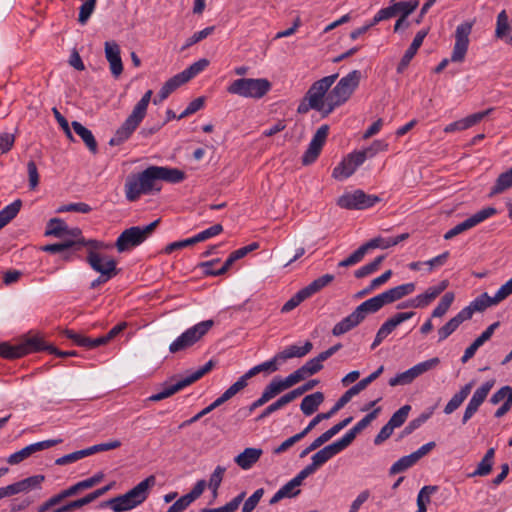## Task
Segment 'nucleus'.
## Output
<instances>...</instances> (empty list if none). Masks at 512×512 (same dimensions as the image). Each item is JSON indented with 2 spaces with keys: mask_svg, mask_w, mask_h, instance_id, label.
<instances>
[{
  "mask_svg": "<svg viewBox=\"0 0 512 512\" xmlns=\"http://www.w3.org/2000/svg\"><path fill=\"white\" fill-rule=\"evenodd\" d=\"M361 73L353 70L342 77L336 86L327 94L328 108L325 114H331L335 108L344 104L358 87Z\"/></svg>",
  "mask_w": 512,
  "mask_h": 512,
  "instance_id": "f257e3e1",
  "label": "nucleus"
},
{
  "mask_svg": "<svg viewBox=\"0 0 512 512\" xmlns=\"http://www.w3.org/2000/svg\"><path fill=\"white\" fill-rule=\"evenodd\" d=\"M271 89V83L265 78H239L230 83L227 92L244 98L260 99Z\"/></svg>",
  "mask_w": 512,
  "mask_h": 512,
  "instance_id": "f03ea898",
  "label": "nucleus"
},
{
  "mask_svg": "<svg viewBox=\"0 0 512 512\" xmlns=\"http://www.w3.org/2000/svg\"><path fill=\"white\" fill-rule=\"evenodd\" d=\"M126 199L134 202L141 195H149L154 191L159 192L160 187H155L149 167L138 174L129 175L124 185Z\"/></svg>",
  "mask_w": 512,
  "mask_h": 512,
  "instance_id": "7ed1b4c3",
  "label": "nucleus"
},
{
  "mask_svg": "<svg viewBox=\"0 0 512 512\" xmlns=\"http://www.w3.org/2000/svg\"><path fill=\"white\" fill-rule=\"evenodd\" d=\"M473 23L465 21L459 24L455 30V43L450 59H443L434 69L435 73H441L448 65L449 61L461 63L464 61L469 47V36L472 32Z\"/></svg>",
  "mask_w": 512,
  "mask_h": 512,
  "instance_id": "20e7f679",
  "label": "nucleus"
},
{
  "mask_svg": "<svg viewBox=\"0 0 512 512\" xmlns=\"http://www.w3.org/2000/svg\"><path fill=\"white\" fill-rule=\"evenodd\" d=\"M159 222L160 219H157L143 227L132 226L125 229L116 240L117 251L123 253L141 245L155 230Z\"/></svg>",
  "mask_w": 512,
  "mask_h": 512,
  "instance_id": "39448f33",
  "label": "nucleus"
},
{
  "mask_svg": "<svg viewBox=\"0 0 512 512\" xmlns=\"http://www.w3.org/2000/svg\"><path fill=\"white\" fill-rule=\"evenodd\" d=\"M337 77L338 74H333L315 81L305 95V100H310V107H313V110L321 112L323 117L329 115L325 114L328 108L327 94Z\"/></svg>",
  "mask_w": 512,
  "mask_h": 512,
  "instance_id": "423d86ee",
  "label": "nucleus"
},
{
  "mask_svg": "<svg viewBox=\"0 0 512 512\" xmlns=\"http://www.w3.org/2000/svg\"><path fill=\"white\" fill-rule=\"evenodd\" d=\"M213 326L214 321L209 319L188 328L169 345L170 353H177L192 347L200 341Z\"/></svg>",
  "mask_w": 512,
  "mask_h": 512,
  "instance_id": "0eeeda50",
  "label": "nucleus"
},
{
  "mask_svg": "<svg viewBox=\"0 0 512 512\" xmlns=\"http://www.w3.org/2000/svg\"><path fill=\"white\" fill-rule=\"evenodd\" d=\"M380 201L376 195L366 194L363 190L346 192L337 200V205L348 210H364L373 207Z\"/></svg>",
  "mask_w": 512,
  "mask_h": 512,
  "instance_id": "6e6552de",
  "label": "nucleus"
},
{
  "mask_svg": "<svg viewBox=\"0 0 512 512\" xmlns=\"http://www.w3.org/2000/svg\"><path fill=\"white\" fill-rule=\"evenodd\" d=\"M439 363L440 360L438 357H434L426 361L420 362L414 365L413 367L409 368L408 370L398 373L396 376L390 378L388 383L392 387L398 385H408L423 373L438 366Z\"/></svg>",
  "mask_w": 512,
  "mask_h": 512,
  "instance_id": "1a4fd4ad",
  "label": "nucleus"
},
{
  "mask_svg": "<svg viewBox=\"0 0 512 512\" xmlns=\"http://www.w3.org/2000/svg\"><path fill=\"white\" fill-rule=\"evenodd\" d=\"M496 213H497V210L494 207H485V208L477 211L476 213H474L470 217H468L463 222L457 224L456 226H454L453 228L448 230L444 234V239L445 240H450V239L454 238L455 236H457V235H459V234H461V233H463V232H465V231H467V230L477 226L478 224L484 222L488 218L494 216Z\"/></svg>",
  "mask_w": 512,
  "mask_h": 512,
  "instance_id": "9d476101",
  "label": "nucleus"
},
{
  "mask_svg": "<svg viewBox=\"0 0 512 512\" xmlns=\"http://www.w3.org/2000/svg\"><path fill=\"white\" fill-rule=\"evenodd\" d=\"M366 160L365 153L354 151L348 154L332 172L333 178L336 180H345L349 178Z\"/></svg>",
  "mask_w": 512,
  "mask_h": 512,
  "instance_id": "9b49d317",
  "label": "nucleus"
},
{
  "mask_svg": "<svg viewBox=\"0 0 512 512\" xmlns=\"http://www.w3.org/2000/svg\"><path fill=\"white\" fill-rule=\"evenodd\" d=\"M329 133V126L324 124L320 126L313 135L307 150L302 156V164L310 165L314 163L321 153Z\"/></svg>",
  "mask_w": 512,
  "mask_h": 512,
  "instance_id": "f8f14e48",
  "label": "nucleus"
},
{
  "mask_svg": "<svg viewBox=\"0 0 512 512\" xmlns=\"http://www.w3.org/2000/svg\"><path fill=\"white\" fill-rule=\"evenodd\" d=\"M62 441H63L62 439L58 438V439H49V440H44V441L30 444V445L22 448L21 450L11 454L7 458V463H9L10 465L19 464L22 461H24L25 459L29 458L34 453L51 448L55 445L62 443Z\"/></svg>",
  "mask_w": 512,
  "mask_h": 512,
  "instance_id": "ddd939ff",
  "label": "nucleus"
},
{
  "mask_svg": "<svg viewBox=\"0 0 512 512\" xmlns=\"http://www.w3.org/2000/svg\"><path fill=\"white\" fill-rule=\"evenodd\" d=\"M143 119V117L132 111L123 124L116 130L115 134L110 139L109 144L111 146H118L127 141L141 124Z\"/></svg>",
  "mask_w": 512,
  "mask_h": 512,
  "instance_id": "4468645a",
  "label": "nucleus"
},
{
  "mask_svg": "<svg viewBox=\"0 0 512 512\" xmlns=\"http://www.w3.org/2000/svg\"><path fill=\"white\" fill-rule=\"evenodd\" d=\"M155 187H157V181H165L172 184L182 182L186 175L184 171L178 168L164 167V166H149Z\"/></svg>",
  "mask_w": 512,
  "mask_h": 512,
  "instance_id": "2eb2a0df",
  "label": "nucleus"
},
{
  "mask_svg": "<svg viewBox=\"0 0 512 512\" xmlns=\"http://www.w3.org/2000/svg\"><path fill=\"white\" fill-rule=\"evenodd\" d=\"M346 449L345 445L341 442L340 439L336 440L335 442L325 446L318 452H316L312 457V462L310 465L317 470L319 467L324 465L326 462H328L331 458H333L335 455L340 453Z\"/></svg>",
  "mask_w": 512,
  "mask_h": 512,
  "instance_id": "dca6fc26",
  "label": "nucleus"
},
{
  "mask_svg": "<svg viewBox=\"0 0 512 512\" xmlns=\"http://www.w3.org/2000/svg\"><path fill=\"white\" fill-rule=\"evenodd\" d=\"M105 57L109 62L111 74L117 78L123 72V63L120 55V47L115 41H106L104 44Z\"/></svg>",
  "mask_w": 512,
  "mask_h": 512,
  "instance_id": "f3484780",
  "label": "nucleus"
},
{
  "mask_svg": "<svg viewBox=\"0 0 512 512\" xmlns=\"http://www.w3.org/2000/svg\"><path fill=\"white\" fill-rule=\"evenodd\" d=\"M448 284V280H442L439 284L427 288L424 293L417 295L414 299H411L410 305L414 308H423L428 306L448 287Z\"/></svg>",
  "mask_w": 512,
  "mask_h": 512,
  "instance_id": "a211bd4d",
  "label": "nucleus"
},
{
  "mask_svg": "<svg viewBox=\"0 0 512 512\" xmlns=\"http://www.w3.org/2000/svg\"><path fill=\"white\" fill-rule=\"evenodd\" d=\"M492 111H493V108H489L487 110L471 114V115H469V116H467V117H465L463 119L454 121V122L448 124L444 128V132L445 133H452V132H455V131L466 130V129L476 125L480 121H482Z\"/></svg>",
  "mask_w": 512,
  "mask_h": 512,
  "instance_id": "6ab92c4d",
  "label": "nucleus"
},
{
  "mask_svg": "<svg viewBox=\"0 0 512 512\" xmlns=\"http://www.w3.org/2000/svg\"><path fill=\"white\" fill-rule=\"evenodd\" d=\"M427 34V29H422L416 33L412 43L410 44L409 48L405 51L403 57L401 58L397 66V73L401 74L407 69L411 60L414 58L418 49L421 47Z\"/></svg>",
  "mask_w": 512,
  "mask_h": 512,
  "instance_id": "aec40b11",
  "label": "nucleus"
},
{
  "mask_svg": "<svg viewBox=\"0 0 512 512\" xmlns=\"http://www.w3.org/2000/svg\"><path fill=\"white\" fill-rule=\"evenodd\" d=\"M258 248H259V243L258 242H252V243H250L247 246L241 247V248L233 251L228 256V258L223 263V265L220 268L217 269V271H207V272L210 273L213 276L223 275L232 267V265L236 261L244 258L247 254H249L250 252H252V251H254V250L258 249Z\"/></svg>",
  "mask_w": 512,
  "mask_h": 512,
  "instance_id": "412c9836",
  "label": "nucleus"
},
{
  "mask_svg": "<svg viewBox=\"0 0 512 512\" xmlns=\"http://www.w3.org/2000/svg\"><path fill=\"white\" fill-rule=\"evenodd\" d=\"M155 477L149 476L143 481L139 482L135 487L125 493L128 500L134 503V506L137 507L142 504L148 497V489L150 486L154 485Z\"/></svg>",
  "mask_w": 512,
  "mask_h": 512,
  "instance_id": "4be33fe9",
  "label": "nucleus"
},
{
  "mask_svg": "<svg viewBox=\"0 0 512 512\" xmlns=\"http://www.w3.org/2000/svg\"><path fill=\"white\" fill-rule=\"evenodd\" d=\"M495 295L493 297L489 296L488 293L484 292L480 296L476 297L470 304L464 307L461 312L466 313L465 318L467 320L471 319L474 312H482L486 308L495 306L500 303V301H495Z\"/></svg>",
  "mask_w": 512,
  "mask_h": 512,
  "instance_id": "5701e85b",
  "label": "nucleus"
},
{
  "mask_svg": "<svg viewBox=\"0 0 512 512\" xmlns=\"http://www.w3.org/2000/svg\"><path fill=\"white\" fill-rule=\"evenodd\" d=\"M379 412L380 408L374 409L359 422H357L348 432L345 433V435L340 438L341 442L345 445L346 448L353 442L357 434L364 430L377 417Z\"/></svg>",
  "mask_w": 512,
  "mask_h": 512,
  "instance_id": "b1692460",
  "label": "nucleus"
},
{
  "mask_svg": "<svg viewBox=\"0 0 512 512\" xmlns=\"http://www.w3.org/2000/svg\"><path fill=\"white\" fill-rule=\"evenodd\" d=\"M495 37L503 40L506 44L512 45V26L505 10L497 15Z\"/></svg>",
  "mask_w": 512,
  "mask_h": 512,
  "instance_id": "393cba45",
  "label": "nucleus"
},
{
  "mask_svg": "<svg viewBox=\"0 0 512 512\" xmlns=\"http://www.w3.org/2000/svg\"><path fill=\"white\" fill-rule=\"evenodd\" d=\"M409 237L408 233H402L400 235L394 236V237H376L371 239L370 241L364 243L367 250L374 248H380V249H388L390 247H393L400 242L406 240Z\"/></svg>",
  "mask_w": 512,
  "mask_h": 512,
  "instance_id": "a878e982",
  "label": "nucleus"
},
{
  "mask_svg": "<svg viewBox=\"0 0 512 512\" xmlns=\"http://www.w3.org/2000/svg\"><path fill=\"white\" fill-rule=\"evenodd\" d=\"M262 453L259 448H246L236 456L235 462L242 469L248 470L260 459Z\"/></svg>",
  "mask_w": 512,
  "mask_h": 512,
  "instance_id": "bb28decb",
  "label": "nucleus"
},
{
  "mask_svg": "<svg viewBox=\"0 0 512 512\" xmlns=\"http://www.w3.org/2000/svg\"><path fill=\"white\" fill-rule=\"evenodd\" d=\"M362 323V320L357 315L355 310L350 313L348 316L344 317L340 322L334 325L332 329V334L334 336H341Z\"/></svg>",
  "mask_w": 512,
  "mask_h": 512,
  "instance_id": "cd10ccee",
  "label": "nucleus"
},
{
  "mask_svg": "<svg viewBox=\"0 0 512 512\" xmlns=\"http://www.w3.org/2000/svg\"><path fill=\"white\" fill-rule=\"evenodd\" d=\"M362 323V320L357 315L355 310L350 313L348 316L344 317L340 322L334 325L332 329V334L334 336H341Z\"/></svg>",
  "mask_w": 512,
  "mask_h": 512,
  "instance_id": "c85d7f7f",
  "label": "nucleus"
},
{
  "mask_svg": "<svg viewBox=\"0 0 512 512\" xmlns=\"http://www.w3.org/2000/svg\"><path fill=\"white\" fill-rule=\"evenodd\" d=\"M384 371V366H380L376 371L371 373L369 376L363 378L358 383L349 388L344 394L343 397L349 402L353 396L359 394L362 390H364L369 384H371L374 380H376Z\"/></svg>",
  "mask_w": 512,
  "mask_h": 512,
  "instance_id": "c756f323",
  "label": "nucleus"
},
{
  "mask_svg": "<svg viewBox=\"0 0 512 512\" xmlns=\"http://www.w3.org/2000/svg\"><path fill=\"white\" fill-rule=\"evenodd\" d=\"M474 382L471 381L464 385L459 392L453 395V397L449 400V402L444 407V413L449 415L453 413L455 410H457L464 400L468 397V395L471 392V389L473 388Z\"/></svg>",
  "mask_w": 512,
  "mask_h": 512,
  "instance_id": "7c9ffc66",
  "label": "nucleus"
},
{
  "mask_svg": "<svg viewBox=\"0 0 512 512\" xmlns=\"http://www.w3.org/2000/svg\"><path fill=\"white\" fill-rule=\"evenodd\" d=\"M71 125L74 132L83 140L89 151L93 154L97 153L98 144L93 133L78 121H73Z\"/></svg>",
  "mask_w": 512,
  "mask_h": 512,
  "instance_id": "2f4dec72",
  "label": "nucleus"
},
{
  "mask_svg": "<svg viewBox=\"0 0 512 512\" xmlns=\"http://www.w3.org/2000/svg\"><path fill=\"white\" fill-rule=\"evenodd\" d=\"M312 348L313 344L310 341H306L303 346L291 345L285 348L283 351L277 353L278 359H280L283 363L286 360L294 357H304L312 350Z\"/></svg>",
  "mask_w": 512,
  "mask_h": 512,
  "instance_id": "473e14b6",
  "label": "nucleus"
},
{
  "mask_svg": "<svg viewBox=\"0 0 512 512\" xmlns=\"http://www.w3.org/2000/svg\"><path fill=\"white\" fill-rule=\"evenodd\" d=\"M325 397L320 391L305 396L300 404V409L304 415L310 416L317 411L318 407L323 403Z\"/></svg>",
  "mask_w": 512,
  "mask_h": 512,
  "instance_id": "72a5a7b5",
  "label": "nucleus"
},
{
  "mask_svg": "<svg viewBox=\"0 0 512 512\" xmlns=\"http://www.w3.org/2000/svg\"><path fill=\"white\" fill-rule=\"evenodd\" d=\"M20 347H22L25 351V355L40 351H48L52 348V345L46 344L42 337L39 335H34L27 337L23 342L20 343Z\"/></svg>",
  "mask_w": 512,
  "mask_h": 512,
  "instance_id": "f704fd0d",
  "label": "nucleus"
},
{
  "mask_svg": "<svg viewBox=\"0 0 512 512\" xmlns=\"http://www.w3.org/2000/svg\"><path fill=\"white\" fill-rule=\"evenodd\" d=\"M464 312L459 311L453 318H451L445 325L438 330V342H442L447 339L457 328L467 319V315Z\"/></svg>",
  "mask_w": 512,
  "mask_h": 512,
  "instance_id": "c9c22d12",
  "label": "nucleus"
},
{
  "mask_svg": "<svg viewBox=\"0 0 512 512\" xmlns=\"http://www.w3.org/2000/svg\"><path fill=\"white\" fill-rule=\"evenodd\" d=\"M209 65V61L205 58L200 59L193 64H191L189 67H187L182 72L176 74L179 79L183 82V84L187 83L194 77H196L198 74H200L202 71H204Z\"/></svg>",
  "mask_w": 512,
  "mask_h": 512,
  "instance_id": "e433bc0d",
  "label": "nucleus"
},
{
  "mask_svg": "<svg viewBox=\"0 0 512 512\" xmlns=\"http://www.w3.org/2000/svg\"><path fill=\"white\" fill-rule=\"evenodd\" d=\"M101 507H109L114 512H125L136 508L125 494L104 501Z\"/></svg>",
  "mask_w": 512,
  "mask_h": 512,
  "instance_id": "4c0bfd02",
  "label": "nucleus"
},
{
  "mask_svg": "<svg viewBox=\"0 0 512 512\" xmlns=\"http://www.w3.org/2000/svg\"><path fill=\"white\" fill-rule=\"evenodd\" d=\"M334 280V275L332 274H324L317 279L313 280L310 284L302 288L303 294L306 295L307 298H310L317 292L321 291L323 288L328 286Z\"/></svg>",
  "mask_w": 512,
  "mask_h": 512,
  "instance_id": "58836bf2",
  "label": "nucleus"
},
{
  "mask_svg": "<svg viewBox=\"0 0 512 512\" xmlns=\"http://www.w3.org/2000/svg\"><path fill=\"white\" fill-rule=\"evenodd\" d=\"M181 85H183V82L179 79L177 75L171 77L163 84L157 96L153 99V103L157 105L163 102L165 99L169 97V95L172 92H174Z\"/></svg>",
  "mask_w": 512,
  "mask_h": 512,
  "instance_id": "ea45409f",
  "label": "nucleus"
},
{
  "mask_svg": "<svg viewBox=\"0 0 512 512\" xmlns=\"http://www.w3.org/2000/svg\"><path fill=\"white\" fill-rule=\"evenodd\" d=\"M494 455L495 449H488L482 460L478 463L475 471L469 474V477L487 476L492 471Z\"/></svg>",
  "mask_w": 512,
  "mask_h": 512,
  "instance_id": "a19ab883",
  "label": "nucleus"
},
{
  "mask_svg": "<svg viewBox=\"0 0 512 512\" xmlns=\"http://www.w3.org/2000/svg\"><path fill=\"white\" fill-rule=\"evenodd\" d=\"M187 386H188V384L186 383L185 379L182 378V379L178 380L177 382H175L174 384H170V385L166 386L162 391L151 395L148 398V401H151V402L161 401L163 399H166V398L174 395L175 393H177L178 391L182 390L183 388H185Z\"/></svg>",
  "mask_w": 512,
  "mask_h": 512,
  "instance_id": "79ce46f5",
  "label": "nucleus"
},
{
  "mask_svg": "<svg viewBox=\"0 0 512 512\" xmlns=\"http://www.w3.org/2000/svg\"><path fill=\"white\" fill-rule=\"evenodd\" d=\"M187 386H188V384L186 383L185 379L182 378V379L178 380L177 382H175L174 384H170V385L166 386L162 391L151 395L148 398V401H151V402L161 401L163 399H166V398L174 395L175 393H177L178 391L182 390L183 388H185Z\"/></svg>",
  "mask_w": 512,
  "mask_h": 512,
  "instance_id": "37998d69",
  "label": "nucleus"
},
{
  "mask_svg": "<svg viewBox=\"0 0 512 512\" xmlns=\"http://www.w3.org/2000/svg\"><path fill=\"white\" fill-rule=\"evenodd\" d=\"M92 262L93 263H91V268L94 271L100 273V276L91 282V284H90V288L91 289H95L98 286L108 282L110 279H112L113 277H115L119 273V270H113V266H111V265H110V267H108V269L104 270V269H101L97 265L95 260H93Z\"/></svg>",
  "mask_w": 512,
  "mask_h": 512,
  "instance_id": "c03bdc74",
  "label": "nucleus"
},
{
  "mask_svg": "<svg viewBox=\"0 0 512 512\" xmlns=\"http://www.w3.org/2000/svg\"><path fill=\"white\" fill-rule=\"evenodd\" d=\"M512 187V167L501 173L490 190L489 196H495L503 193Z\"/></svg>",
  "mask_w": 512,
  "mask_h": 512,
  "instance_id": "a18cd8bd",
  "label": "nucleus"
},
{
  "mask_svg": "<svg viewBox=\"0 0 512 512\" xmlns=\"http://www.w3.org/2000/svg\"><path fill=\"white\" fill-rule=\"evenodd\" d=\"M21 207L22 201L20 199H16L11 204L0 210V230L17 216Z\"/></svg>",
  "mask_w": 512,
  "mask_h": 512,
  "instance_id": "49530a36",
  "label": "nucleus"
},
{
  "mask_svg": "<svg viewBox=\"0 0 512 512\" xmlns=\"http://www.w3.org/2000/svg\"><path fill=\"white\" fill-rule=\"evenodd\" d=\"M21 207L22 201L20 199H16L11 204L0 210V230L17 216Z\"/></svg>",
  "mask_w": 512,
  "mask_h": 512,
  "instance_id": "de8ad7c7",
  "label": "nucleus"
},
{
  "mask_svg": "<svg viewBox=\"0 0 512 512\" xmlns=\"http://www.w3.org/2000/svg\"><path fill=\"white\" fill-rule=\"evenodd\" d=\"M66 232H68V226L65 221L60 218H52L47 223L45 235L64 239Z\"/></svg>",
  "mask_w": 512,
  "mask_h": 512,
  "instance_id": "09e8293b",
  "label": "nucleus"
},
{
  "mask_svg": "<svg viewBox=\"0 0 512 512\" xmlns=\"http://www.w3.org/2000/svg\"><path fill=\"white\" fill-rule=\"evenodd\" d=\"M286 389L288 388L284 383L283 378H281L280 376H276L269 382V384L265 386L262 394L269 402L271 399H273Z\"/></svg>",
  "mask_w": 512,
  "mask_h": 512,
  "instance_id": "8fccbe9b",
  "label": "nucleus"
},
{
  "mask_svg": "<svg viewBox=\"0 0 512 512\" xmlns=\"http://www.w3.org/2000/svg\"><path fill=\"white\" fill-rule=\"evenodd\" d=\"M45 481L44 475H33L17 481L20 493H27L32 490H39L42 488V483Z\"/></svg>",
  "mask_w": 512,
  "mask_h": 512,
  "instance_id": "3c124183",
  "label": "nucleus"
},
{
  "mask_svg": "<svg viewBox=\"0 0 512 512\" xmlns=\"http://www.w3.org/2000/svg\"><path fill=\"white\" fill-rule=\"evenodd\" d=\"M25 356V351L20 344L12 345L8 342L0 343V357L5 359H18Z\"/></svg>",
  "mask_w": 512,
  "mask_h": 512,
  "instance_id": "603ef678",
  "label": "nucleus"
},
{
  "mask_svg": "<svg viewBox=\"0 0 512 512\" xmlns=\"http://www.w3.org/2000/svg\"><path fill=\"white\" fill-rule=\"evenodd\" d=\"M95 260L97 265L101 268V269H108V267L113 266V270H119L117 268V262L115 259H113L112 257H109V256H103L101 255L100 253H94V252H89L87 254V257H86V261L87 263L89 264V266L91 267V261Z\"/></svg>",
  "mask_w": 512,
  "mask_h": 512,
  "instance_id": "864d4df0",
  "label": "nucleus"
},
{
  "mask_svg": "<svg viewBox=\"0 0 512 512\" xmlns=\"http://www.w3.org/2000/svg\"><path fill=\"white\" fill-rule=\"evenodd\" d=\"M392 276V270H387L380 276L374 278L368 287L356 293V298H363L364 296L370 294L377 287L385 284Z\"/></svg>",
  "mask_w": 512,
  "mask_h": 512,
  "instance_id": "5fc2aeb1",
  "label": "nucleus"
},
{
  "mask_svg": "<svg viewBox=\"0 0 512 512\" xmlns=\"http://www.w3.org/2000/svg\"><path fill=\"white\" fill-rule=\"evenodd\" d=\"M433 414V409L421 413L417 418L411 420L401 432V437H405L413 433L421 427Z\"/></svg>",
  "mask_w": 512,
  "mask_h": 512,
  "instance_id": "6e6d98bb",
  "label": "nucleus"
},
{
  "mask_svg": "<svg viewBox=\"0 0 512 512\" xmlns=\"http://www.w3.org/2000/svg\"><path fill=\"white\" fill-rule=\"evenodd\" d=\"M416 289V286L414 283H405L401 284L399 286L393 287L388 289V293L390 294V298L392 302H396L402 298H404L407 295L412 294Z\"/></svg>",
  "mask_w": 512,
  "mask_h": 512,
  "instance_id": "4d7b16f0",
  "label": "nucleus"
},
{
  "mask_svg": "<svg viewBox=\"0 0 512 512\" xmlns=\"http://www.w3.org/2000/svg\"><path fill=\"white\" fill-rule=\"evenodd\" d=\"M417 463L412 454L406 455L398 459L389 469L390 475L402 473Z\"/></svg>",
  "mask_w": 512,
  "mask_h": 512,
  "instance_id": "13d9d810",
  "label": "nucleus"
},
{
  "mask_svg": "<svg viewBox=\"0 0 512 512\" xmlns=\"http://www.w3.org/2000/svg\"><path fill=\"white\" fill-rule=\"evenodd\" d=\"M454 298L455 296L453 292L445 293L439 301L438 305L432 311L431 316L435 318L444 316L452 305Z\"/></svg>",
  "mask_w": 512,
  "mask_h": 512,
  "instance_id": "bf43d9fd",
  "label": "nucleus"
},
{
  "mask_svg": "<svg viewBox=\"0 0 512 512\" xmlns=\"http://www.w3.org/2000/svg\"><path fill=\"white\" fill-rule=\"evenodd\" d=\"M380 310L378 304H376L374 298H370L355 308V312L360 317L362 322L366 319L369 314H374Z\"/></svg>",
  "mask_w": 512,
  "mask_h": 512,
  "instance_id": "052dcab7",
  "label": "nucleus"
},
{
  "mask_svg": "<svg viewBox=\"0 0 512 512\" xmlns=\"http://www.w3.org/2000/svg\"><path fill=\"white\" fill-rule=\"evenodd\" d=\"M291 401L288 398L287 394L282 395L280 398H278L276 401L268 405L261 414L257 417V420H263L266 417L270 416L272 413L282 409L284 406L289 404Z\"/></svg>",
  "mask_w": 512,
  "mask_h": 512,
  "instance_id": "680f3d73",
  "label": "nucleus"
},
{
  "mask_svg": "<svg viewBox=\"0 0 512 512\" xmlns=\"http://www.w3.org/2000/svg\"><path fill=\"white\" fill-rule=\"evenodd\" d=\"M226 468L223 466H217L213 473L210 476L209 482L207 484L208 488L212 491L213 497L216 498L218 495V489L223 480L224 473Z\"/></svg>",
  "mask_w": 512,
  "mask_h": 512,
  "instance_id": "e2e57ef3",
  "label": "nucleus"
},
{
  "mask_svg": "<svg viewBox=\"0 0 512 512\" xmlns=\"http://www.w3.org/2000/svg\"><path fill=\"white\" fill-rule=\"evenodd\" d=\"M385 259L384 255L376 257L372 262L367 263L357 269L354 273L356 278H364L378 270L379 266Z\"/></svg>",
  "mask_w": 512,
  "mask_h": 512,
  "instance_id": "0e129e2a",
  "label": "nucleus"
},
{
  "mask_svg": "<svg viewBox=\"0 0 512 512\" xmlns=\"http://www.w3.org/2000/svg\"><path fill=\"white\" fill-rule=\"evenodd\" d=\"M66 242H74L75 244L72 246L74 251H79L83 244H85V238L82 236V231L79 228H69L68 232H66V237L64 238Z\"/></svg>",
  "mask_w": 512,
  "mask_h": 512,
  "instance_id": "69168bd1",
  "label": "nucleus"
},
{
  "mask_svg": "<svg viewBox=\"0 0 512 512\" xmlns=\"http://www.w3.org/2000/svg\"><path fill=\"white\" fill-rule=\"evenodd\" d=\"M215 363L213 360H209L202 367L198 368L194 372H191L187 376L184 377L186 383L189 385L193 384L197 380L201 379L205 374L210 372L214 367Z\"/></svg>",
  "mask_w": 512,
  "mask_h": 512,
  "instance_id": "338daca9",
  "label": "nucleus"
},
{
  "mask_svg": "<svg viewBox=\"0 0 512 512\" xmlns=\"http://www.w3.org/2000/svg\"><path fill=\"white\" fill-rule=\"evenodd\" d=\"M410 410H411L410 405L402 406L395 413H393V415L391 416V418L389 419L388 422L394 428H398V427L402 426L405 423V421L407 420Z\"/></svg>",
  "mask_w": 512,
  "mask_h": 512,
  "instance_id": "774afa93",
  "label": "nucleus"
}]
</instances>
